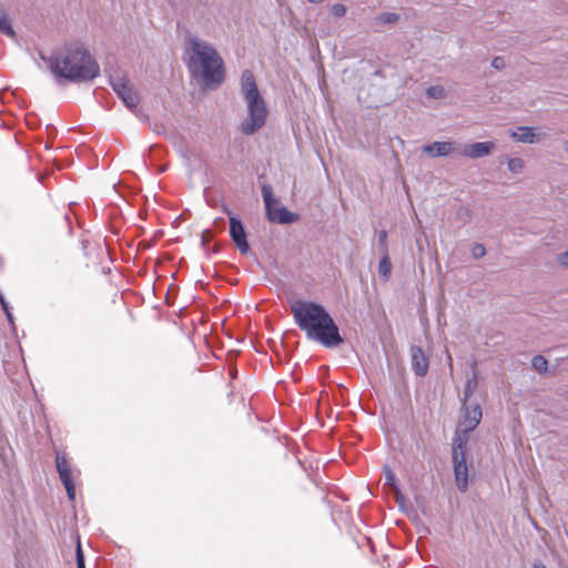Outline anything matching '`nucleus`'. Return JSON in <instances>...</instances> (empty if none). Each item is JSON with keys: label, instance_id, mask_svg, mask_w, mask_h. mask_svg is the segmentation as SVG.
<instances>
[{"label": "nucleus", "instance_id": "f257e3e1", "mask_svg": "<svg viewBox=\"0 0 568 568\" xmlns=\"http://www.w3.org/2000/svg\"><path fill=\"white\" fill-rule=\"evenodd\" d=\"M291 312L296 325L305 332L308 339L329 348L343 342L337 325L323 305L296 300L291 304Z\"/></svg>", "mask_w": 568, "mask_h": 568}, {"label": "nucleus", "instance_id": "f03ea898", "mask_svg": "<svg viewBox=\"0 0 568 568\" xmlns=\"http://www.w3.org/2000/svg\"><path fill=\"white\" fill-rule=\"evenodd\" d=\"M187 69L194 78H202L205 87H217L225 78L224 63L216 49L195 36L186 38Z\"/></svg>", "mask_w": 568, "mask_h": 568}, {"label": "nucleus", "instance_id": "7ed1b4c3", "mask_svg": "<svg viewBox=\"0 0 568 568\" xmlns=\"http://www.w3.org/2000/svg\"><path fill=\"white\" fill-rule=\"evenodd\" d=\"M51 70L71 82L91 81L100 73L99 64L82 47L70 48L63 57L52 59Z\"/></svg>", "mask_w": 568, "mask_h": 568}, {"label": "nucleus", "instance_id": "20e7f679", "mask_svg": "<svg viewBox=\"0 0 568 568\" xmlns=\"http://www.w3.org/2000/svg\"><path fill=\"white\" fill-rule=\"evenodd\" d=\"M241 91L247 104V116L241 122L240 130L245 135H252L264 126L268 111L250 70L242 73Z\"/></svg>", "mask_w": 568, "mask_h": 568}, {"label": "nucleus", "instance_id": "39448f33", "mask_svg": "<svg viewBox=\"0 0 568 568\" xmlns=\"http://www.w3.org/2000/svg\"><path fill=\"white\" fill-rule=\"evenodd\" d=\"M465 428H456L453 439L452 459L454 465V475L456 486L459 491L465 493L468 489V466L466 463V450L469 440V434Z\"/></svg>", "mask_w": 568, "mask_h": 568}, {"label": "nucleus", "instance_id": "423d86ee", "mask_svg": "<svg viewBox=\"0 0 568 568\" xmlns=\"http://www.w3.org/2000/svg\"><path fill=\"white\" fill-rule=\"evenodd\" d=\"M110 83L116 95L122 100V102L130 111H132L141 120L148 119V116L138 109L140 102L139 94L133 90V88L124 78H112Z\"/></svg>", "mask_w": 568, "mask_h": 568}, {"label": "nucleus", "instance_id": "0eeeda50", "mask_svg": "<svg viewBox=\"0 0 568 568\" xmlns=\"http://www.w3.org/2000/svg\"><path fill=\"white\" fill-rule=\"evenodd\" d=\"M481 417L483 412L478 404L462 403L458 427L465 428V432H473L479 425Z\"/></svg>", "mask_w": 568, "mask_h": 568}, {"label": "nucleus", "instance_id": "6e6552de", "mask_svg": "<svg viewBox=\"0 0 568 568\" xmlns=\"http://www.w3.org/2000/svg\"><path fill=\"white\" fill-rule=\"evenodd\" d=\"M55 465L57 470L59 473V477L67 490V495L69 499L73 500L75 497V488L72 481L71 471L67 458L62 455H57Z\"/></svg>", "mask_w": 568, "mask_h": 568}, {"label": "nucleus", "instance_id": "1a4fd4ad", "mask_svg": "<svg viewBox=\"0 0 568 568\" xmlns=\"http://www.w3.org/2000/svg\"><path fill=\"white\" fill-rule=\"evenodd\" d=\"M230 235L239 251L246 254L250 250V245L246 240L244 226L236 216H230Z\"/></svg>", "mask_w": 568, "mask_h": 568}, {"label": "nucleus", "instance_id": "9d476101", "mask_svg": "<svg viewBox=\"0 0 568 568\" xmlns=\"http://www.w3.org/2000/svg\"><path fill=\"white\" fill-rule=\"evenodd\" d=\"M410 357H412V369L415 375L423 377L427 374L429 362L428 357L423 352L422 347L413 345L410 347Z\"/></svg>", "mask_w": 568, "mask_h": 568}, {"label": "nucleus", "instance_id": "9b49d317", "mask_svg": "<svg viewBox=\"0 0 568 568\" xmlns=\"http://www.w3.org/2000/svg\"><path fill=\"white\" fill-rule=\"evenodd\" d=\"M495 144L490 141L487 142H476L470 145H467L462 151V155L470 158V159H479L486 155H489L494 150Z\"/></svg>", "mask_w": 568, "mask_h": 568}, {"label": "nucleus", "instance_id": "f8f14e48", "mask_svg": "<svg viewBox=\"0 0 568 568\" xmlns=\"http://www.w3.org/2000/svg\"><path fill=\"white\" fill-rule=\"evenodd\" d=\"M267 219L271 222H276L280 224H291L297 222L300 216L296 213L288 211L286 207H272L266 212Z\"/></svg>", "mask_w": 568, "mask_h": 568}, {"label": "nucleus", "instance_id": "ddd939ff", "mask_svg": "<svg viewBox=\"0 0 568 568\" xmlns=\"http://www.w3.org/2000/svg\"><path fill=\"white\" fill-rule=\"evenodd\" d=\"M456 143L452 141L434 142L423 148V151L429 156H447L455 151Z\"/></svg>", "mask_w": 568, "mask_h": 568}, {"label": "nucleus", "instance_id": "4468645a", "mask_svg": "<svg viewBox=\"0 0 568 568\" xmlns=\"http://www.w3.org/2000/svg\"><path fill=\"white\" fill-rule=\"evenodd\" d=\"M511 136L519 142L523 143H534L535 142V132L531 128L520 126L517 131L513 132Z\"/></svg>", "mask_w": 568, "mask_h": 568}, {"label": "nucleus", "instance_id": "2eb2a0df", "mask_svg": "<svg viewBox=\"0 0 568 568\" xmlns=\"http://www.w3.org/2000/svg\"><path fill=\"white\" fill-rule=\"evenodd\" d=\"M0 32L6 36H9V37H14V30L12 29L9 14H8L7 10L1 6H0Z\"/></svg>", "mask_w": 568, "mask_h": 568}, {"label": "nucleus", "instance_id": "dca6fc26", "mask_svg": "<svg viewBox=\"0 0 568 568\" xmlns=\"http://www.w3.org/2000/svg\"><path fill=\"white\" fill-rule=\"evenodd\" d=\"M392 273V263L388 256V252L383 253L378 264V274L387 281Z\"/></svg>", "mask_w": 568, "mask_h": 568}, {"label": "nucleus", "instance_id": "f3484780", "mask_svg": "<svg viewBox=\"0 0 568 568\" xmlns=\"http://www.w3.org/2000/svg\"><path fill=\"white\" fill-rule=\"evenodd\" d=\"M477 386V377L476 374L471 378H468L464 385L463 397L460 398L462 403H468L470 396L474 394Z\"/></svg>", "mask_w": 568, "mask_h": 568}, {"label": "nucleus", "instance_id": "a211bd4d", "mask_svg": "<svg viewBox=\"0 0 568 568\" xmlns=\"http://www.w3.org/2000/svg\"><path fill=\"white\" fill-rule=\"evenodd\" d=\"M261 192H262V196H263V200L265 203V209L267 212V211H270V209H272L274 206V203H275L273 190L270 185H263Z\"/></svg>", "mask_w": 568, "mask_h": 568}, {"label": "nucleus", "instance_id": "6ab92c4d", "mask_svg": "<svg viewBox=\"0 0 568 568\" xmlns=\"http://www.w3.org/2000/svg\"><path fill=\"white\" fill-rule=\"evenodd\" d=\"M531 365L535 371L538 373H546L548 367V362L542 355H536L531 359Z\"/></svg>", "mask_w": 568, "mask_h": 568}, {"label": "nucleus", "instance_id": "aec40b11", "mask_svg": "<svg viewBox=\"0 0 568 568\" xmlns=\"http://www.w3.org/2000/svg\"><path fill=\"white\" fill-rule=\"evenodd\" d=\"M398 14L394 12H384L376 17V22L381 24H393L398 20Z\"/></svg>", "mask_w": 568, "mask_h": 568}, {"label": "nucleus", "instance_id": "412c9836", "mask_svg": "<svg viewBox=\"0 0 568 568\" xmlns=\"http://www.w3.org/2000/svg\"><path fill=\"white\" fill-rule=\"evenodd\" d=\"M426 94L432 99H444L445 98V89L440 85H432L427 89Z\"/></svg>", "mask_w": 568, "mask_h": 568}, {"label": "nucleus", "instance_id": "4be33fe9", "mask_svg": "<svg viewBox=\"0 0 568 568\" xmlns=\"http://www.w3.org/2000/svg\"><path fill=\"white\" fill-rule=\"evenodd\" d=\"M524 161L520 158H511L508 160V169L513 173H520L524 169Z\"/></svg>", "mask_w": 568, "mask_h": 568}, {"label": "nucleus", "instance_id": "5701e85b", "mask_svg": "<svg viewBox=\"0 0 568 568\" xmlns=\"http://www.w3.org/2000/svg\"><path fill=\"white\" fill-rule=\"evenodd\" d=\"M474 258L478 260L485 256L486 248L481 243H475L470 248Z\"/></svg>", "mask_w": 568, "mask_h": 568}, {"label": "nucleus", "instance_id": "b1692460", "mask_svg": "<svg viewBox=\"0 0 568 568\" xmlns=\"http://www.w3.org/2000/svg\"><path fill=\"white\" fill-rule=\"evenodd\" d=\"M378 246L382 253L388 252L387 250V232L385 230L378 233Z\"/></svg>", "mask_w": 568, "mask_h": 568}, {"label": "nucleus", "instance_id": "393cba45", "mask_svg": "<svg viewBox=\"0 0 568 568\" xmlns=\"http://www.w3.org/2000/svg\"><path fill=\"white\" fill-rule=\"evenodd\" d=\"M385 485H388V486L397 489L396 477L389 467L385 468Z\"/></svg>", "mask_w": 568, "mask_h": 568}, {"label": "nucleus", "instance_id": "a878e982", "mask_svg": "<svg viewBox=\"0 0 568 568\" xmlns=\"http://www.w3.org/2000/svg\"><path fill=\"white\" fill-rule=\"evenodd\" d=\"M332 13L336 18H342L346 13V7L342 3H335L332 7Z\"/></svg>", "mask_w": 568, "mask_h": 568}, {"label": "nucleus", "instance_id": "bb28decb", "mask_svg": "<svg viewBox=\"0 0 568 568\" xmlns=\"http://www.w3.org/2000/svg\"><path fill=\"white\" fill-rule=\"evenodd\" d=\"M77 567L85 568L84 567V556H83L80 542H78V546H77Z\"/></svg>", "mask_w": 568, "mask_h": 568}, {"label": "nucleus", "instance_id": "cd10ccee", "mask_svg": "<svg viewBox=\"0 0 568 568\" xmlns=\"http://www.w3.org/2000/svg\"><path fill=\"white\" fill-rule=\"evenodd\" d=\"M506 65L503 57H495L491 61V67L496 70H501Z\"/></svg>", "mask_w": 568, "mask_h": 568}, {"label": "nucleus", "instance_id": "c85d7f7f", "mask_svg": "<svg viewBox=\"0 0 568 568\" xmlns=\"http://www.w3.org/2000/svg\"><path fill=\"white\" fill-rule=\"evenodd\" d=\"M558 261L562 266H568V251L560 254Z\"/></svg>", "mask_w": 568, "mask_h": 568}, {"label": "nucleus", "instance_id": "c756f323", "mask_svg": "<svg viewBox=\"0 0 568 568\" xmlns=\"http://www.w3.org/2000/svg\"><path fill=\"white\" fill-rule=\"evenodd\" d=\"M0 304H1V307L3 311H7L8 308H10L8 302L6 301V298L1 292H0Z\"/></svg>", "mask_w": 568, "mask_h": 568}, {"label": "nucleus", "instance_id": "7c9ffc66", "mask_svg": "<svg viewBox=\"0 0 568 568\" xmlns=\"http://www.w3.org/2000/svg\"><path fill=\"white\" fill-rule=\"evenodd\" d=\"M7 315V318L10 323H13V316H12V313L10 312V308H8L7 311H3Z\"/></svg>", "mask_w": 568, "mask_h": 568}, {"label": "nucleus", "instance_id": "2f4dec72", "mask_svg": "<svg viewBox=\"0 0 568 568\" xmlns=\"http://www.w3.org/2000/svg\"><path fill=\"white\" fill-rule=\"evenodd\" d=\"M311 3H321L323 2L324 0H308Z\"/></svg>", "mask_w": 568, "mask_h": 568}]
</instances>
